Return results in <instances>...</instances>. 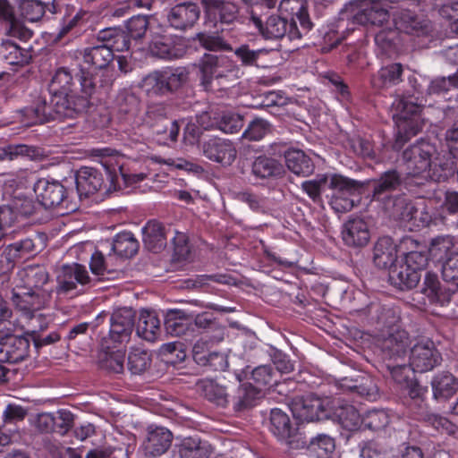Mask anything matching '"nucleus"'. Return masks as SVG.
Masks as SVG:
<instances>
[{
    "instance_id": "obj_1",
    "label": "nucleus",
    "mask_w": 458,
    "mask_h": 458,
    "mask_svg": "<svg viewBox=\"0 0 458 458\" xmlns=\"http://www.w3.org/2000/svg\"><path fill=\"white\" fill-rule=\"evenodd\" d=\"M96 89L95 79L89 71L81 68L74 72L60 67L48 85L50 103L39 97L32 106L25 109V114L34 119L33 123L73 118L88 110Z\"/></svg>"
},
{
    "instance_id": "obj_2",
    "label": "nucleus",
    "mask_w": 458,
    "mask_h": 458,
    "mask_svg": "<svg viewBox=\"0 0 458 458\" xmlns=\"http://www.w3.org/2000/svg\"><path fill=\"white\" fill-rule=\"evenodd\" d=\"M403 158L409 170L403 182L411 196L430 197L437 189V182L445 181L450 175L437 164L445 160L436 145L428 140H417L403 151Z\"/></svg>"
},
{
    "instance_id": "obj_3",
    "label": "nucleus",
    "mask_w": 458,
    "mask_h": 458,
    "mask_svg": "<svg viewBox=\"0 0 458 458\" xmlns=\"http://www.w3.org/2000/svg\"><path fill=\"white\" fill-rule=\"evenodd\" d=\"M389 0H355L346 4L339 14V28L354 31L356 26H382L392 17L396 7Z\"/></svg>"
},
{
    "instance_id": "obj_4",
    "label": "nucleus",
    "mask_w": 458,
    "mask_h": 458,
    "mask_svg": "<svg viewBox=\"0 0 458 458\" xmlns=\"http://www.w3.org/2000/svg\"><path fill=\"white\" fill-rule=\"evenodd\" d=\"M136 313L131 308H121L114 311L110 318V329L107 337L101 342V349L107 355L114 354L115 366L113 369H123L125 345L129 343L135 326Z\"/></svg>"
},
{
    "instance_id": "obj_5",
    "label": "nucleus",
    "mask_w": 458,
    "mask_h": 458,
    "mask_svg": "<svg viewBox=\"0 0 458 458\" xmlns=\"http://www.w3.org/2000/svg\"><path fill=\"white\" fill-rule=\"evenodd\" d=\"M422 110L421 103L412 101L411 96L403 95L394 98L392 103L393 117L397 127L394 149H401L411 137L422 130Z\"/></svg>"
},
{
    "instance_id": "obj_6",
    "label": "nucleus",
    "mask_w": 458,
    "mask_h": 458,
    "mask_svg": "<svg viewBox=\"0 0 458 458\" xmlns=\"http://www.w3.org/2000/svg\"><path fill=\"white\" fill-rule=\"evenodd\" d=\"M188 78L185 67L166 66L144 76L139 86L148 98H164L177 92Z\"/></svg>"
},
{
    "instance_id": "obj_7",
    "label": "nucleus",
    "mask_w": 458,
    "mask_h": 458,
    "mask_svg": "<svg viewBox=\"0 0 458 458\" xmlns=\"http://www.w3.org/2000/svg\"><path fill=\"white\" fill-rule=\"evenodd\" d=\"M403 389L407 392L409 396V399L406 401L409 416L417 420L426 421L441 434H456L458 427L448 419L437 414L428 413L424 400V395L428 392L427 387L420 386L419 383L412 378Z\"/></svg>"
},
{
    "instance_id": "obj_8",
    "label": "nucleus",
    "mask_w": 458,
    "mask_h": 458,
    "mask_svg": "<svg viewBox=\"0 0 458 458\" xmlns=\"http://www.w3.org/2000/svg\"><path fill=\"white\" fill-rule=\"evenodd\" d=\"M362 183L341 174L330 175L328 189L336 190L330 201L332 208L337 213H345L352 209L358 201Z\"/></svg>"
},
{
    "instance_id": "obj_9",
    "label": "nucleus",
    "mask_w": 458,
    "mask_h": 458,
    "mask_svg": "<svg viewBox=\"0 0 458 458\" xmlns=\"http://www.w3.org/2000/svg\"><path fill=\"white\" fill-rule=\"evenodd\" d=\"M409 344L408 333L395 323L383 329L377 338V345L386 363L403 359Z\"/></svg>"
},
{
    "instance_id": "obj_10",
    "label": "nucleus",
    "mask_w": 458,
    "mask_h": 458,
    "mask_svg": "<svg viewBox=\"0 0 458 458\" xmlns=\"http://www.w3.org/2000/svg\"><path fill=\"white\" fill-rule=\"evenodd\" d=\"M53 290H30L15 286L12 291V301L17 310L32 318L37 311L47 308L51 301Z\"/></svg>"
},
{
    "instance_id": "obj_11",
    "label": "nucleus",
    "mask_w": 458,
    "mask_h": 458,
    "mask_svg": "<svg viewBox=\"0 0 458 458\" xmlns=\"http://www.w3.org/2000/svg\"><path fill=\"white\" fill-rule=\"evenodd\" d=\"M279 10L289 15L288 19L292 22V38H302L312 30L313 22L308 12L306 0H280Z\"/></svg>"
},
{
    "instance_id": "obj_12",
    "label": "nucleus",
    "mask_w": 458,
    "mask_h": 458,
    "mask_svg": "<svg viewBox=\"0 0 458 458\" xmlns=\"http://www.w3.org/2000/svg\"><path fill=\"white\" fill-rule=\"evenodd\" d=\"M159 31L151 30L149 52L153 56L173 60L182 56L184 51L180 38L160 27Z\"/></svg>"
},
{
    "instance_id": "obj_13",
    "label": "nucleus",
    "mask_w": 458,
    "mask_h": 458,
    "mask_svg": "<svg viewBox=\"0 0 458 458\" xmlns=\"http://www.w3.org/2000/svg\"><path fill=\"white\" fill-rule=\"evenodd\" d=\"M289 409L293 416L301 423L320 420L327 416L322 400L311 394L292 398Z\"/></svg>"
},
{
    "instance_id": "obj_14",
    "label": "nucleus",
    "mask_w": 458,
    "mask_h": 458,
    "mask_svg": "<svg viewBox=\"0 0 458 458\" xmlns=\"http://www.w3.org/2000/svg\"><path fill=\"white\" fill-rule=\"evenodd\" d=\"M441 353L430 340L418 343L411 349L410 366L413 372L424 373L440 364Z\"/></svg>"
},
{
    "instance_id": "obj_15",
    "label": "nucleus",
    "mask_w": 458,
    "mask_h": 458,
    "mask_svg": "<svg viewBox=\"0 0 458 458\" xmlns=\"http://www.w3.org/2000/svg\"><path fill=\"white\" fill-rule=\"evenodd\" d=\"M231 66L225 56L205 54L199 62L200 81L205 90H212L213 80L226 77Z\"/></svg>"
},
{
    "instance_id": "obj_16",
    "label": "nucleus",
    "mask_w": 458,
    "mask_h": 458,
    "mask_svg": "<svg viewBox=\"0 0 458 458\" xmlns=\"http://www.w3.org/2000/svg\"><path fill=\"white\" fill-rule=\"evenodd\" d=\"M56 281V293L58 294H68L74 291L78 284L81 286L89 284L91 279L85 266L72 263L62 267Z\"/></svg>"
},
{
    "instance_id": "obj_17",
    "label": "nucleus",
    "mask_w": 458,
    "mask_h": 458,
    "mask_svg": "<svg viewBox=\"0 0 458 458\" xmlns=\"http://www.w3.org/2000/svg\"><path fill=\"white\" fill-rule=\"evenodd\" d=\"M33 190L37 200L45 208L57 207L68 199L67 190L57 181L40 178L35 182Z\"/></svg>"
},
{
    "instance_id": "obj_18",
    "label": "nucleus",
    "mask_w": 458,
    "mask_h": 458,
    "mask_svg": "<svg viewBox=\"0 0 458 458\" xmlns=\"http://www.w3.org/2000/svg\"><path fill=\"white\" fill-rule=\"evenodd\" d=\"M253 25L266 39H279L287 36L290 40L301 39V38H292L290 30L292 22L288 17L273 14L267 18L266 21L254 14L250 18Z\"/></svg>"
},
{
    "instance_id": "obj_19",
    "label": "nucleus",
    "mask_w": 458,
    "mask_h": 458,
    "mask_svg": "<svg viewBox=\"0 0 458 458\" xmlns=\"http://www.w3.org/2000/svg\"><path fill=\"white\" fill-rule=\"evenodd\" d=\"M208 20L215 26L231 25L239 18V6L230 0H202Z\"/></svg>"
},
{
    "instance_id": "obj_20",
    "label": "nucleus",
    "mask_w": 458,
    "mask_h": 458,
    "mask_svg": "<svg viewBox=\"0 0 458 458\" xmlns=\"http://www.w3.org/2000/svg\"><path fill=\"white\" fill-rule=\"evenodd\" d=\"M201 149L205 157L224 166L232 165L237 155L233 143L219 137H212L203 141Z\"/></svg>"
},
{
    "instance_id": "obj_21",
    "label": "nucleus",
    "mask_w": 458,
    "mask_h": 458,
    "mask_svg": "<svg viewBox=\"0 0 458 458\" xmlns=\"http://www.w3.org/2000/svg\"><path fill=\"white\" fill-rule=\"evenodd\" d=\"M30 339L26 335H10L0 342V365L14 364L25 360L30 352Z\"/></svg>"
},
{
    "instance_id": "obj_22",
    "label": "nucleus",
    "mask_w": 458,
    "mask_h": 458,
    "mask_svg": "<svg viewBox=\"0 0 458 458\" xmlns=\"http://www.w3.org/2000/svg\"><path fill=\"white\" fill-rule=\"evenodd\" d=\"M433 196L434 193L428 197V199H430ZM413 197L420 200L414 203L407 202L400 213V219L403 222L407 223V225L411 230H417L428 226L432 216L427 209L426 199H428V198H420L416 196Z\"/></svg>"
},
{
    "instance_id": "obj_23",
    "label": "nucleus",
    "mask_w": 458,
    "mask_h": 458,
    "mask_svg": "<svg viewBox=\"0 0 458 458\" xmlns=\"http://www.w3.org/2000/svg\"><path fill=\"white\" fill-rule=\"evenodd\" d=\"M200 9L196 3H181L171 8L167 14L170 26L178 30H186L199 19Z\"/></svg>"
},
{
    "instance_id": "obj_24",
    "label": "nucleus",
    "mask_w": 458,
    "mask_h": 458,
    "mask_svg": "<svg viewBox=\"0 0 458 458\" xmlns=\"http://www.w3.org/2000/svg\"><path fill=\"white\" fill-rule=\"evenodd\" d=\"M456 289L445 287L439 281L438 276L431 271L425 274L421 287V293L428 298L431 304L445 306L451 301Z\"/></svg>"
},
{
    "instance_id": "obj_25",
    "label": "nucleus",
    "mask_w": 458,
    "mask_h": 458,
    "mask_svg": "<svg viewBox=\"0 0 458 458\" xmlns=\"http://www.w3.org/2000/svg\"><path fill=\"white\" fill-rule=\"evenodd\" d=\"M47 11L52 14L61 13V3L57 0H19L20 14L29 22L40 21Z\"/></svg>"
},
{
    "instance_id": "obj_26",
    "label": "nucleus",
    "mask_w": 458,
    "mask_h": 458,
    "mask_svg": "<svg viewBox=\"0 0 458 458\" xmlns=\"http://www.w3.org/2000/svg\"><path fill=\"white\" fill-rule=\"evenodd\" d=\"M441 154L444 162H437L439 167L445 171V174H452L456 167L458 159V120L454 121L445 132V142L442 145Z\"/></svg>"
},
{
    "instance_id": "obj_27",
    "label": "nucleus",
    "mask_w": 458,
    "mask_h": 458,
    "mask_svg": "<svg viewBox=\"0 0 458 458\" xmlns=\"http://www.w3.org/2000/svg\"><path fill=\"white\" fill-rule=\"evenodd\" d=\"M0 22L4 23L6 34L21 40L31 38L33 32L19 21L13 6L8 0H0Z\"/></svg>"
},
{
    "instance_id": "obj_28",
    "label": "nucleus",
    "mask_w": 458,
    "mask_h": 458,
    "mask_svg": "<svg viewBox=\"0 0 458 458\" xmlns=\"http://www.w3.org/2000/svg\"><path fill=\"white\" fill-rule=\"evenodd\" d=\"M75 183L80 198H88L101 189L104 177L97 168L83 166L75 174Z\"/></svg>"
},
{
    "instance_id": "obj_29",
    "label": "nucleus",
    "mask_w": 458,
    "mask_h": 458,
    "mask_svg": "<svg viewBox=\"0 0 458 458\" xmlns=\"http://www.w3.org/2000/svg\"><path fill=\"white\" fill-rule=\"evenodd\" d=\"M114 109L121 119L130 121L140 113L141 100L131 89H123L115 97Z\"/></svg>"
},
{
    "instance_id": "obj_30",
    "label": "nucleus",
    "mask_w": 458,
    "mask_h": 458,
    "mask_svg": "<svg viewBox=\"0 0 458 458\" xmlns=\"http://www.w3.org/2000/svg\"><path fill=\"white\" fill-rule=\"evenodd\" d=\"M172 440L173 435L167 428L157 427L149 429L143 443L146 454L152 457L160 456L169 449Z\"/></svg>"
},
{
    "instance_id": "obj_31",
    "label": "nucleus",
    "mask_w": 458,
    "mask_h": 458,
    "mask_svg": "<svg viewBox=\"0 0 458 458\" xmlns=\"http://www.w3.org/2000/svg\"><path fill=\"white\" fill-rule=\"evenodd\" d=\"M344 242L351 247H364L369 241L370 233L366 222L357 218L344 224L342 232Z\"/></svg>"
},
{
    "instance_id": "obj_32",
    "label": "nucleus",
    "mask_w": 458,
    "mask_h": 458,
    "mask_svg": "<svg viewBox=\"0 0 458 458\" xmlns=\"http://www.w3.org/2000/svg\"><path fill=\"white\" fill-rule=\"evenodd\" d=\"M82 59L88 69L104 70L114 61V54L104 42H101L100 45L84 48Z\"/></svg>"
},
{
    "instance_id": "obj_33",
    "label": "nucleus",
    "mask_w": 458,
    "mask_h": 458,
    "mask_svg": "<svg viewBox=\"0 0 458 458\" xmlns=\"http://www.w3.org/2000/svg\"><path fill=\"white\" fill-rule=\"evenodd\" d=\"M165 225L157 221H148L142 228V241L145 247L152 252H159L166 246Z\"/></svg>"
},
{
    "instance_id": "obj_34",
    "label": "nucleus",
    "mask_w": 458,
    "mask_h": 458,
    "mask_svg": "<svg viewBox=\"0 0 458 458\" xmlns=\"http://www.w3.org/2000/svg\"><path fill=\"white\" fill-rule=\"evenodd\" d=\"M398 249L393 239L388 236L380 237L373 250V260L380 268L392 267L397 260Z\"/></svg>"
},
{
    "instance_id": "obj_35",
    "label": "nucleus",
    "mask_w": 458,
    "mask_h": 458,
    "mask_svg": "<svg viewBox=\"0 0 458 458\" xmlns=\"http://www.w3.org/2000/svg\"><path fill=\"white\" fill-rule=\"evenodd\" d=\"M391 284L401 291L411 290L417 286L420 274L404 263L394 264L389 270Z\"/></svg>"
},
{
    "instance_id": "obj_36",
    "label": "nucleus",
    "mask_w": 458,
    "mask_h": 458,
    "mask_svg": "<svg viewBox=\"0 0 458 458\" xmlns=\"http://www.w3.org/2000/svg\"><path fill=\"white\" fill-rule=\"evenodd\" d=\"M164 327L172 336L191 337V317L181 310H169L165 315Z\"/></svg>"
},
{
    "instance_id": "obj_37",
    "label": "nucleus",
    "mask_w": 458,
    "mask_h": 458,
    "mask_svg": "<svg viewBox=\"0 0 458 458\" xmlns=\"http://www.w3.org/2000/svg\"><path fill=\"white\" fill-rule=\"evenodd\" d=\"M403 182L404 177L402 178L400 174L394 169L383 173L374 184L372 191L373 199L381 200L385 199L386 194L398 188L407 191Z\"/></svg>"
},
{
    "instance_id": "obj_38",
    "label": "nucleus",
    "mask_w": 458,
    "mask_h": 458,
    "mask_svg": "<svg viewBox=\"0 0 458 458\" xmlns=\"http://www.w3.org/2000/svg\"><path fill=\"white\" fill-rule=\"evenodd\" d=\"M21 284L15 286L26 287L30 290H53L49 283V275L45 267L40 266L27 267L21 273Z\"/></svg>"
},
{
    "instance_id": "obj_39",
    "label": "nucleus",
    "mask_w": 458,
    "mask_h": 458,
    "mask_svg": "<svg viewBox=\"0 0 458 458\" xmlns=\"http://www.w3.org/2000/svg\"><path fill=\"white\" fill-rule=\"evenodd\" d=\"M252 174L260 179L279 178L284 173L282 163L276 158L265 155L255 158L251 165Z\"/></svg>"
},
{
    "instance_id": "obj_40",
    "label": "nucleus",
    "mask_w": 458,
    "mask_h": 458,
    "mask_svg": "<svg viewBox=\"0 0 458 458\" xmlns=\"http://www.w3.org/2000/svg\"><path fill=\"white\" fill-rule=\"evenodd\" d=\"M212 451L211 445L197 436L183 438L178 445L181 458H209Z\"/></svg>"
},
{
    "instance_id": "obj_41",
    "label": "nucleus",
    "mask_w": 458,
    "mask_h": 458,
    "mask_svg": "<svg viewBox=\"0 0 458 458\" xmlns=\"http://www.w3.org/2000/svg\"><path fill=\"white\" fill-rule=\"evenodd\" d=\"M284 158L288 169L297 175L309 176L314 172L312 159L301 149L289 148L284 152Z\"/></svg>"
},
{
    "instance_id": "obj_42",
    "label": "nucleus",
    "mask_w": 458,
    "mask_h": 458,
    "mask_svg": "<svg viewBox=\"0 0 458 458\" xmlns=\"http://www.w3.org/2000/svg\"><path fill=\"white\" fill-rule=\"evenodd\" d=\"M403 67L399 63H393L382 67L371 79L373 88L381 89L399 84L403 79Z\"/></svg>"
},
{
    "instance_id": "obj_43",
    "label": "nucleus",
    "mask_w": 458,
    "mask_h": 458,
    "mask_svg": "<svg viewBox=\"0 0 458 458\" xmlns=\"http://www.w3.org/2000/svg\"><path fill=\"white\" fill-rule=\"evenodd\" d=\"M131 38L125 30L116 28H107L99 31L98 41L104 42L106 46L114 52H123L130 49Z\"/></svg>"
},
{
    "instance_id": "obj_44",
    "label": "nucleus",
    "mask_w": 458,
    "mask_h": 458,
    "mask_svg": "<svg viewBox=\"0 0 458 458\" xmlns=\"http://www.w3.org/2000/svg\"><path fill=\"white\" fill-rule=\"evenodd\" d=\"M270 431L280 441L290 442L295 428L292 426L288 415L279 408H273L270 411Z\"/></svg>"
},
{
    "instance_id": "obj_45",
    "label": "nucleus",
    "mask_w": 458,
    "mask_h": 458,
    "mask_svg": "<svg viewBox=\"0 0 458 458\" xmlns=\"http://www.w3.org/2000/svg\"><path fill=\"white\" fill-rule=\"evenodd\" d=\"M435 399H448L458 390V379L450 372L436 375L431 381Z\"/></svg>"
},
{
    "instance_id": "obj_46",
    "label": "nucleus",
    "mask_w": 458,
    "mask_h": 458,
    "mask_svg": "<svg viewBox=\"0 0 458 458\" xmlns=\"http://www.w3.org/2000/svg\"><path fill=\"white\" fill-rule=\"evenodd\" d=\"M136 333L146 341L157 340L160 334V320L154 312L142 311L136 327Z\"/></svg>"
},
{
    "instance_id": "obj_47",
    "label": "nucleus",
    "mask_w": 458,
    "mask_h": 458,
    "mask_svg": "<svg viewBox=\"0 0 458 458\" xmlns=\"http://www.w3.org/2000/svg\"><path fill=\"white\" fill-rule=\"evenodd\" d=\"M2 55L4 60L9 65L14 67H23L30 64L32 55L29 49L22 48L17 44L6 41L3 44Z\"/></svg>"
},
{
    "instance_id": "obj_48",
    "label": "nucleus",
    "mask_w": 458,
    "mask_h": 458,
    "mask_svg": "<svg viewBox=\"0 0 458 458\" xmlns=\"http://www.w3.org/2000/svg\"><path fill=\"white\" fill-rule=\"evenodd\" d=\"M156 140L161 145H169L177 141L181 125L177 120L151 123Z\"/></svg>"
},
{
    "instance_id": "obj_49",
    "label": "nucleus",
    "mask_w": 458,
    "mask_h": 458,
    "mask_svg": "<svg viewBox=\"0 0 458 458\" xmlns=\"http://www.w3.org/2000/svg\"><path fill=\"white\" fill-rule=\"evenodd\" d=\"M260 394L261 391L252 383L241 385L236 391V394L232 398L233 410L242 411L254 406Z\"/></svg>"
},
{
    "instance_id": "obj_50",
    "label": "nucleus",
    "mask_w": 458,
    "mask_h": 458,
    "mask_svg": "<svg viewBox=\"0 0 458 458\" xmlns=\"http://www.w3.org/2000/svg\"><path fill=\"white\" fill-rule=\"evenodd\" d=\"M139 242L131 232H122L113 240L112 250L119 257L129 259L139 250Z\"/></svg>"
},
{
    "instance_id": "obj_51",
    "label": "nucleus",
    "mask_w": 458,
    "mask_h": 458,
    "mask_svg": "<svg viewBox=\"0 0 458 458\" xmlns=\"http://www.w3.org/2000/svg\"><path fill=\"white\" fill-rule=\"evenodd\" d=\"M335 415L341 426L349 431H355L360 428L363 423V417L360 416L359 411L351 404L339 406Z\"/></svg>"
},
{
    "instance_id": "obj_52",
    "label": "nucleus",
    "mask_w": 458,
    "mask_h": 458,
    "mask_svg": "<svg viewBox=\"0 0 458 458\" xmlns=\"http://www.w3.org/2000/svg\"><path fill=\"white\" fill-rule=\"evenodd\" d=\"M253 386L259 391L270 388L278 384L277 372L270 365H261L255 368L251 372Z\"/></svg>"
},
{
    "instance_id": "obj_53",
    "label": "nucleus",
    "mask_w": 458,
    "mask_h": 458,
    "mask_svg": "<svg viewBox=\"0 0 458 458\" xmlns=\"http://www.w3.org/2000/svg\"><path fill=\"white\" fill-rule=\"evenodd\" d=\"M89 268L94 275L99 276L100 280L115 279L121 273L118 269L109 267L108 261L99 250H96L91 255Z\"/></svg>"
},
{
    "instance_id": "obj_54",
    "label": "nucleus",
    "mask_w": 458,
    "mask_h": 458,
    "mask_svg": "<svg viewBox=\"0 0 458 458\" xmlns=\"http://www.w3.org/2000/svg\"><path fill=\"white\" fill-rule=\"evenodd\" d=\"M202 391L204 397L215 405L225 408L229 403V394L225 387L218 385L213 380L202 382Z\"/></svg>"
},
{
    "instance_id": "obj_55",
    "label": "nucleus",
    "mask_w": 458,
    "mask_h": 458,
    "mask_svg": "<svg viewBox=\"0 0 458 458\" xmlns=\"http://www.w3.org/2000/svg\"><path fill=\"white\" fill-rule=\"evenodd\" d=\"M360 315L364 316L369 324H386L387 318L394 315V310L386 309L379 301H375L369 303L364 309L360 310Z\"/></svg>"
},
{
    "instance_id": "obj_56",
    "label": "nucleus",
    "mask_w": 458,
    "mask_h": 458,
    "mask_svg": "<svg viewBox=\"0 0 458 458\" xmlns=\"http://www.w3.org/2000/svg\"><path fill=\"white\" fill-rule=\"evenodd\" d=\"M169 0H128L120 3L112 11V16L116 18L124 17L130 13L131 8H145L151 10L157 6H161Z\"/></svg>"
},
{
    "instance_id": "obj_57",
    "label": "nucleus",
    "mask_w": 458,
    "mask_h": 458,
    "mask_svg": "<svg viewBox=\"0 0 458 458\" xmlns=\"http://www.w3.org/2000/svg\"><path fill=\"white\" fill-rule=\"evenodd\" d=\"M329 181L330 176L327 174H318L312 180L302 182L301 190L310 199L317 202L321 199L322 192L328 189Z\"/></svg>"
},
{
    "instance_id": "obj_58",
    "label": "nucleus",
    "mask_w": 458,
    "mask_h": 458,
    "mask_svg": "<svg viewBox=\"0 0 458 458\" xmlns=\"http://www.w3.org/2000/svg\"><path fill=\"white\" fill-rule=\"evenodd\" d=\"M335 448L333 437L319 434L310 442L309 449L317 458H330Z\"/></svg>"
},
{
    "instance_id": "obj_59",
    "label": "nucleus",
    "mask_w": 458,
    "mask_h": 458,
    "mask_svg": "<svg viewBox=\"0 0 458 458\" xmlns=\"http://www.w3.org/2000/svg\"><path fill=\"white\" fill-rule=\"evenodd\" d=\"M61 13H64V15L60 22V30L58 32L59 38L64 37L74 27H76L84 14L83 12H78L72 16L73 13L75 12L74 5L69 4H61Z\"/></svg>"
},
{
    "instance_id": "obj_60",
    "label": "nucleus",
    "mask_w": 458,
    "mask_h": 458,
    "mask_svg": "<svg viewBox=\"0 0 458 458\" xmlns=\"http://www.w3.org/2000/svg\"><path fill=\"white\" fill-rule=\"evenodd\" d=\"M148 15H134L131 17L126 22V33L133 40L142 38L148 29L149 28Z\"/></svg>"
},
{
    "instance_id": "obj_61",
    "label": "nucleus",
    "mask_w": 458,
    "mask_h": 458,
    "mask_svg": "<svg viewBox=\"0 0 458 458\" xmlns=\"http://www.w3.org/2000/svg\"><path fill=\"white\" fill-rule=\"evenodd\" d=\"M199 45L209 51H233L232 46L220 35L199 33Z\"/></svg>"
},
{
    "instance_id": "obj_62",
    "label": "nucleus",
    "mask_w": 458,
    "mask_h": 458,
    "mask_svg": "<svg viewBox=\"0 0 458 458\" xmlns=\"http://www.w3.org/2000/svg\"><path fill=\"white\" fill-rule=\"evenodd\" d=\"M390 422L387 412L384 410H371L363 416L362 426L373 431L385 428Z\"/></svg>"
},
{
    "instance_id": "obj_63",
    "label": "nucleus",
    "mask_w": 458,
    "mask_h": 458,
    "mask_svg": "<svg viewBox=\"0 0 458 458\" xmlns=\"http://www.w3.org/2000/svg\"><path fill=\"white\" fill-rule=\"evenodd\" d=\"M452 89H458V70L452 75L433 80L427 88L429 95H440Z\"/></svg>"
},
{
    "instance_id": "obj_64",
    "label": "nucleus",
    "mask_w": 458,
    "mask_h": 458,
    "mask_svg": "<svg viewBox=\"0 0 458 458\" xmlns=\"http://www.w3.org/2000/svg\"><path fill=\"white\" fill-rule=\"evenodd\" d=\"M270 131L269 123L260 118L251 121L242 133V139L250 141H259L262 140Z\"/></svg>"
}]
</instances>
